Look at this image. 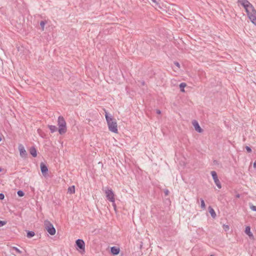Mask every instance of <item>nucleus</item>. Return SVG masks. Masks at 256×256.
Masks as SVG:
<instances>
[{
	"instance_id": "obj_3",
	"label": "nucleus",
	"mask_w": 256,
	"mask_h": 256,
	"mask_svg": "<svg viewBox=\"0 0 256 256\" xmlns=\"http://www.w3.org/2000/svg\"><path fill=\"white\" fill-rule=\"evenodd\" d=\"M58 131L60 134H63L66 132V122L62 116H58Z\"/></svg>"
},
{
	"instance_id": "obj_24",
	"label": "nucleus",
	"mask_w": 256,
	"mask_h": 256,
	"mask_svg": "<svg viewBox=\"0 0 256 256\" xmlns=\"http://www.w3.org/2000/svg\"><path fill=\"white\" fill-rule=\"evenodd\" d=\"M6 224V221L0 220V227L4 226Z\"/></svg>"
},
{
	"instance_id": "obj_23",
	"label": "nucleus",
	"mask_w": 256,
	"mask_h": 256,
	"mask_svg": "<svg viewBox=\"0 0 256 256\" xmlns=\"http://www.w3.org/2000/svg\"><path fill=\"white\" fill-rule=\"evenodd\" d=\"M12 249L16 250V252L18 254H22V252L16 247H13Z\"/></svg>"
},
{
	"instance_id": "obj_26",
	"label": "nucleus",
	"mask_w": 256,
	"mask_h": 256,
	"mask_svg": "<svg viewBox=\"0 0 256 256\" xmlns=\"http://www.w3.org/2000/svg\"><path fill=\"white\" fill-rule=\"evenodd\" d=\"M250 208H251L253 211H255V212H256V206H254V205H252V206H250Z\"/></svg>"
},
{
	"instance_id": "obj_21",
	"label": "nucleus",
	"mask_w": 256,
	"mask_h": 256,
	"mask_svg": "<svg viewBox=\"0 0 256 256\" xmlns=\"http://www.w3.org/2000/svg\"><path fill=\"white\" fill-rule=\"evenodd\" d=\"M200 202H201V208L202 209L206 208L205 203H204V200L202 198L200 199Z\"/></svg>"
},
{
	"instance_id": "obj_34",
	"label": "nucleus",
	"mask_w": 256,
	"mask_h": 256,
	"mask_svg": "<svg viewBox=\"0 0 256 256\" xmlns=\"http://www.w3.org/2000/svg\"><path fill=\"white\" fill-rule=\"evenodd\" d=\"M152 0V2L156 4V0Z\"/></svg>"
},
{
	"instance_id": "obj_12",
	"label": "nucleus",
	"mask_w": 256,
	"mask_h": 256,
	"mask_svg": "<svg viewBox=\"0 0 256 256\" xmlns=\"http://www.w3.org/2000/svg\"><path fill=\"white\" fill-rule=\"evenodd\" d=\"M30 153L34 158H36L37 156V150L34 146H32L30 148Z\"/></svg>"
},
{
	"instance_id": "obj_35",
	"label": "nucleus",
	"mask_w": 256,
	"mask_h": 256,
	"mask_svg": "<svg viewBox=\"0 0 256 256\" xmlns=\"http://www.w3.org/2000/svg\"><path fill=\"white\" fill-rule=\"evenodd\" d=\"M236 197L239 198V197H240V195H239V194H238V195L236 196Z\"/></svg>"
},
{
	"instance_id": "obj_18",
	"label": "nucleus",
	"mask_w": 256,
	"mask_h": 256,
	"mask_svg": "<svg viewBox=\"0 0 256 256\" xmlns=\"http://www.w3.org/2000/svg\"><path fill=\"white\" fill-rule=\"evenodd\" d=\"M186 84L185 82H182L180 84V91L182 92H184V88L186 86Z\"/></svg>"
},
{
	"instance_id": "obj_13",
	"label": "nucleus",
	"mask_w": 256,
	"mask_h": 256,
	"mask_svg": "<svg viewBox=\"0 0 256 256\" xmlns=\"http://www.w3.org/2000/svg\"><path fill=\"white\" fill-rule=\"evenodd\" d=\"M120 248H116V246H112L110 248L111 253L114 255H117L120 252Z\"/></svg>"
},
{
	"instance_id": "obj_25",
	"label": "nucleus",
	"mask_w": 256,
	"mask_h": 256,
	"mask_svg": "<svg viewBox=\"0 0 256 256\" xmlns=\"http://www.w3.org/2000/svg\"><path fill=\"white\" fill-rule=\"evenodd\" d=\"M246 149L248 152H251L252 151L251 148L248 146H246Z\"/></svg>"
},
{
	"instance_id": "obj_37",
	"label": "nucleus",
	"mask_w": 256,
	"mask_h": 256,
	"mask_svg": "<svg viewBox=\"0 0 256 256\" xmlns=\"http://www.w3.org/2000/svg\"><path fill=\"white\" fill-rule=\"evenodd\" d=\"M2 140V138L0 136V142Z\"/></svg>"
},
{
	"instance_id": "obj_20",
	"label": "nucleus",
	"mask_w": 256,
	"mask_h": 256,
	"mask_svg": "<svg viewBox=\"0 0 256 256\" xmlns=\"http://www.w3.org/2000/svg\"><path fill=\"white\" fill-rule=\"evenodd\" d=\"M46 24V21L42 20V21H41L40 22V26L42 30H44V26H45Z\"/></svg>"
},
{
	"instance_id": "obj_10",
	"label": "nucleus",
	"mask_w": 256,
	"mask_h": 256,
	"mask_svg": "<svg viewBox=\"0 0 256 256\" xmlns=\"http://www.w3.org/2000/svg\"><path fill=\"white\" fill-rule=\"evenodd\" d=\"M192 123L196 131L198 132H203V130L200 128L196 120H193Z\"/></svg>"
},
{
	"instance_id": "obj_32",
	"label": "nucleus",
	"mask_w": 256,
	"mask_h": 256,
	"mask_svg": "<svg viewBox=\"0 0 256 256\" xmlns=\"http://www.w3.org/2000/svg\"><path fill=\"white\" fill-rule=\"evenodd\" d=\"M253 166L254 168H256V160L254 162Z\"/></svg>"
},
{
	"instance_id": "obj_33",
	"label": "nucleus",
	"mask_w": 256,
	"mask_h": 256,
	"mask_svg": "<svg viewBox=\"0 0 256 256\" xmlns=\"http://www.w3.org/2000/svg\"><path fill=\"white\" fill-rule=\"evenodd\" d=\"M142 85H143V86H144V85L145 84V82H144V81H142Z\"/></svg>"
},
{
	"instance_id": "obj_2",
	"label": "nucleus",
	"mask_w": 256,
	"mask_h": 256,
	"mask_svg": "<svg viewBox=\"0 0 256 256\" xmlns=\"http://www.w3.org/2000/svg\"><path fill=\"white\" fill-rule=\"evenodd\" d=\"M105 117L110 131L117 134L118 132V124L116 119L112 116H109L107 112H105Z\"/></svg>"
},
{
	"instance_id": "obj_29",
	"label": "nucleus",
	"mask_w": 256,
	"mask_h": 256,
	"mask_svg": "<svg viewBox=\"0 0 256 256\" xmlns=\"http://www.w3.org/2000/svg\"><path fill=\"white\" fill-rule=\"evenodd\" d=\"M168 192H168V190H166L164 191V194H166V195H168Z\"/></svg>"
},
{
	"instance_id": "obj_36",
	"label": "nucleus",
	"mask_w": 256,
	"mask_h": 256,
	"mask_svg": "<svg viewBox=\"0 0 256 256\" xmlns=\"http://www.w3.org/2000/svg\"><path fill=\"white\" fill-rule=\"evenodd\" d=\"M2 168H0V172H2Z\"/></svg>"
},
{
	"instance_id": "obj_6",
	"label": "nucleus",
	"mask_w": 256,
	"mask_h": 256,
	"mask_svg": "<svg viewBox=\"0 0 256 256\" xmlns=\"http://www.w3.org/2000/svg\"><path fill=\"white\" fill-rule=\"evenodd\" d=\"M106 197L107 199L110 202H115L114 194L112 189H107L105 191Z\"/></svg>"
},
{
	"instance_id": "obj_1",
	"label": "nucleus",
	"mask_w": 256,
	"mask_h": 256,
	"mask_svg": "<svg viewBox=\"0 0 256 256\" xmlns=\"http://www.w3.org/2000/svg\"><path fill=\"white\" fill-rule=\"evenodd\" d=\"M238 2L244 8L252 24L256 25V10L254 6L248 0H238Z\"/></svg>"
},
{
	"instance_id": "obj_11",
	"label": "nucleus",
	"mask_w": 256,
	"mask_h": 256,
	"mask_svg": "<svg viewBox=\"0 0 256 256\" xmlns=\"http://www.w3.org/2000/svg\"><path fill=\"white\" fill-rule=\"evenodd\" d=\"M245 232L248 236L250 238L253 239L254 236L252 232H250V226H247L245 229Z\"/></svg>"
},
{
	"instance_id": "obj_30",
	"label": "nucleus",
	"mask_w": 256,
	"mask_h": 256,
	"mask_svg": "<svg viewBox=\"0 0 256 256\" xmlns=\"http://www.w3.org/2000/svg\"><path fill=\"white\" fill-rule=\"evenodd\" d=\"M156 112L158 114H160L161 113V111L160 110H156Z\"/></svg>"
},
{
	"instance_id": "obj_31",
	"label": "nucleus",
	"mask_w": 256,
	"mask_h": 256,
	"mask_svg": "<svg viewBox=\"0 0 256 256\" xmlns=\"http://www.w3.org/2000/svg\"><path fill=\"white\" fill-rule=\"evenodd\" d=\"M112 206H114V209L116 208V205L115 204V202H112Z\"/></svg>"
},
{
	"instance_id": "obj_7",
	"label": "nucleus",
	"mask_w": 256,
	"mask_h": 256,
	"mask_svg": "<svg viewBox=\"0 0 256 256\" xmlns=\"http://www.w3.org/2000/svg\"><path fill=\"white\" fill-rule=\"evenodd\" d=\"M211 174L215 184L216 185L218 188H222V186L220 181L218 179L216 172L215 171H212Z\"/></svg>"
},
{
	"instance_id": "obj_8",
	"label": "nucleus",
	"mask_w": 256,
	"mask_h": 256,
	"mask_svg": "<svg viewBox=\"0 0 256 256\" xmlns=\"http://www.w3.org/2000/svg\"><path fill=\"white\" fill-rule=\"evenodd\" d=\"M18 150L20 151V154L21 157L23 158H26L28 154L22 144H19L18 145Z\"/></svg>"
},
{
	"instance_id": "obj_5",
	"label": "nucleus",
	"mask_w": 256,
	"mask_h": 256,
	"mask_svg": "<svg viewBox=\"0 0 256 256\" xmlns=\"http://www.w3.org/2000/svg\"><path fill=\"white\" fill-rule=\"evenodd\" d=\"M76 249L83 253L85 251V243L82 239H78L76 241Z\"/></svg>"
},
{
	"instance_id": "obj_17",
	"label": "nucleus",
	"mask_w": 256,
	"mask_h": 256,
	"mask_svg": "<svg viewBox=\"0 0 256 256\" xmlns=\"http://www.w3.org/2000/svg\"><path fill=\"white\" fill-rule=\"evenodd\" d=\"M35 235V233L33 231H28L26 234V236L28 238H31Z\"/></svg>"
},
{
	"instance_id": "obj_15",
	"label": "nucleus",
	"mask_w": 256,
	"mask_h": 256,
	"mask_svg": "<svg viewBox=\"0 0 256 256\" xmlns=\"http://www.w3.org/2000/svg\"><path fill=\"white\" fill-rule=\"evenodd\" d=\"M48 128H49L50 132L53 133L58 130V128L56 126L53 125H48Z\"/></svg>"
},
{
	"instance_id": "obj_19",
	"label": "nucleus",
	"mask_w": 256,
	"mask_h": 256,
	"mask_svg": "<svg viewBox=\"0 0 256 256\" xmlns=\"http://www.w3.org/2000/svg\"><path fill=\"white\" fill-rule=\"evenodd\" d=\"M17 194L20 197H22L24 195V192L21 190H18Z\"/></svg>"
},
{
	"instance_id": "obj_4",
	"label": "nucleus",
	"mask_w": 256,
	"mask_h": 256,
	"mask_svg": "<svg viewBox=\"0 0 256 256\" xmlns=\"http://www.w3.org/2000/svg\"><path fill=\"white\" fill-rule=\"evenodd\" d=\"M44 228L47 232L52 236L55 234L56 230L53 224L48 220H46L44 222Z\"/></svg>"
},
{
	"instance_id": "obj_9",
	"label": "nucleus",
	"mask_w": 256,
	"mask_h": 256,
	"mask_svg": "<svg viewBox=\"0 0 256 256\" xmlns=\"http://www.w3.org/2000/svg\"><path fill=\"white\" fill-rule=\"evenodd\" d=\"M40 168L42 175L44 176H46L48 172V168L47 166L43 162L40 164Z\"/></svg>"
},
{
	"instance_id": "obj_28",
	"label": "nucleus",
	"mask_w": 256,
	"mask_h": 256,
	"mask_svg": "<svg viewBox=\"0 0 256 256\" xmlns=\"http://www.w3.org/2000/svg\"><path fill=\"white\" fill-rule=\"evenodd\" d=\"M174 64L178 68H180V64L177 62H174Z\"/></svg>"
},
{
	"instance_id": "obj_27",
	"label": "nucleus",
	"mask_w": 256,
	"mask_h": 256,
	"mask_svg": "<svg viewBox=\"0 0 256 256\" xmlns=\"http://www.w3.org/2000/svg\"><path fill=\"white\" fill-rule=\"evenodd\" d=\"M4 198V196L3 194L0 193V200H2Z\"/></svg>"
},
{
	"instance_id": "obj_14",
	"label": "nucleus",
	"mask_w": 256,
	"mask_h": 256,
	"mask_svg": "<svg viewBox=\"0 0 256 256\" xmlns=\"http://www.w3.org/2000/svg\"><path fill=\"white\" fill-rule=\"evenodd\" d=\"M208 210H209V212L210 213L212 217L214 218H216V215L214 210L211 206L208 207Z\"/></svg>"
},
{
	"instance_id": "obj_16",
	"label": "nucleus",
	"mask_w": 256,
	"mask_h": 256,
	"mask_svg": "<svg viewBox=\"0 0 256 256\" xmlns=\"http://www.w3.org/2000/svg\"><path fill=\"white\" fill-rule=\"evenodd\" d=\"M68 192L70 194H74L75 193V186H70L68 188Z\"/></svg>"
},
{
	"instance_id": "obj_22",
	"label": "nucleus",
	"mask_w": 256,
	"mask_h": 256,
	"mask_svg": "<svg viewBox=\"0 0 256 256\" xmlns=\"http://www.w3.org/2000/svg\"><path fill=\"white\" fill-rule=\"evenodd\" d=\"M222 227L225 232L228 231L230 229V227L228 225L224 224Z\"/></svg>"
}]
</instances>
